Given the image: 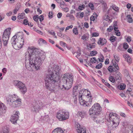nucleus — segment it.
<instances>
[{"label": "nucleus", "instance_id": "obj_50", "mask_svg": "<svg viewBox=\"0 0 133 133\" xmlns=\"http://www.w3.org/2000/svg\"><path fill=\"white\" fill-rule=\"evenodd\" d=\"M125 133H133V130L129 129L126 130Z\"/></svg>", "mask_w": 133, "mask_h": 133}, {"label": "nucleus", "instance_id": "obj_26", "mask_svg": "<svg viewBox=\"0 0 133 133\" xmlns=\"http://www.w3.org/2000/svg\"><path fill=\"white\" fill-rule=\"evenodd\" d=\"M89 38L88 34H85L82 36L81 37V39L84 41H86Z\"/></svg>", "mask_w": 133, "mask_h": 133}, {"label": "nucleus", "instance_id": "obj_6", "mask_svg": "<svg viewBox=\"0 0 133 133\" xmlns=\"http://www.w3.org/2000/svg\"><path fill=\"white\" fill-rule=\"evenodd\" d=\"M102 108L99 104L98 103H95L90 108L89 111V113L90 115H97L100 114Z\"/></svg>", "mask_w": 133, "mask_h": 133}, {"label": "nucleus", "instance_id": "obj_18", "mask_svg": "<svg viewBox=\"0 0 133 133\" xmlns=\"http://www.w3.org/2000/svg\"><path fill=\"white\" fill-rule=\"evenodd\" d=\"M103 18L104 20L107 21L108 23H110L112 22V18H110L108 15H105L103 16Z\"/></svg>", "mask_w": 133, "mask_h": 133}, {"label": "nucleus", "instance_id": "obj_17", "mask_svg": "<svg viewBox=\"0 0 133 133\" xmlns=\"http://www.w3.org/2000/svg\"><path fill=\"white\" fill-rule=\"evenodd\" d=\"M107 42V41L105 38H100L98 42V43L99 45L102 46L104 45Z\"/></svg>", "mask_w": 133, "mask_h": 133}, {"label": "nucleus", "instance_id": "obj_27", "mask_svg": "<svg viewBox=\"0 0 133 133\" xmlns=\"http://www.w3.org/2000/svg\"><path fill=\"white\" fill-rule=\"evenodd\" d=\"M25 14L24 13L19 14V15L17 16V18L19 19H23L24 18Z\"/></svg>", "mask_w": 133, "mask_h": 133}, {"label": "nucleus", "instance_id": "obj_3", "mask_svg": "<svg viewBox=\"0 0 133 133\" xmlns=\"http://www.w3.org/2000/svg\"><path fill=\"white\" fill-rule=\"evenodd\" d=\"M7 103L10 106L14 107L19 106L21 103V100L15 95H9L6 97Z\"/></svg>", "mask_w": 133, "mask_h": 133}, {"label": "nucleus", "instance_id": "obj_25", "mask_svg": "<svg viewBox=\"0 0 133 133\" xmlns=\"http://www.w3.org/2000/svg\"><path fill=\"white\" fill-rule=\"evenodd\" d=\"M38 42L39 44H47L46 42L42 38L39 39L38 41Z\"/></svg>", "mask_w": 133, "mask_h": 133}, {"label": "nucleus", "instance_id": "obj_64", "mask_svg": "<svg viewBox=\"0 0 133 133\" xmlns=\"http://www.w3.org/2000/svg\"><path fill=\"white\" fill-rule=\"evenodd\" d=\"M64 9V10L66 12H68L69 11V9L68 8H65L63 9Z\"/></svg>", "mask_w": 133, "mask_h": 133}, {"label": "nucleus", "instance_id": "obj_23", "mask_svg": "<svg viewBox=\"0 0 133 133\" xmlns=\"http://www.w3.org/2000/svg\"><path fill=\"white\" fill-rule=\"evenodd\" d=\"M58 35L59 36L63 38L64 39H66H66L70 40V38L68 36H66L65 34H58Z\"/></svg>", "mask_w": 133, "mask_h": 133}, {"label": "nucleus", "instance_id": "obj_63", "mask_svg": "<svg viewBox=\"0 0 133 133\" xmlns=\"http://www.w3.org/2000/svg\"><path fill=\"white\" fill-rule=\"evenodd\" d=\"M49 41L50 43H51L52 44H54L55 43V42L54 41L50 38L49 39Z\"/></svg>", "mask_w": 133, "mask_h": 133}, {"label": "nucleus", "instance_id": "obj_47", "mask_svg": "<svg viewBox=\"0 0 133 133\" xmlns=\"http://www.w3.org/2000/svg\"><path fill=\"white\" fill-rule=\"evenodd\" d=\"M127 62L129 63H131V59L130 57L129 56L127 58Z\"/></svg>", "mask_w": 133, "mask_h": 133}, {"label": "nucleus", "instance_id": "obj_59", "mask_svg": "<svg viewBox=\"0 0 133 133\" xmlns=\"http://www.w3.org/2000/svg\"><path fill=\"white\" fill-rule=\"evenodd\" d=\"M127 40L128 42H130L131 41V37L129 36H128L127 38Z\"/></svg>", "mask_w": 133, "mask_h": 133}, {"label": "nucleus", "instance_id": "obj_45", "mask_svg": "<svg viewBox=\"0 0 133 133\" xmlns=\"http://www.w3.org/2000/svg\"><path fill=\"white\" fill-rule=\"evenodd\" d=\"M0 133H9L8 129H5L0 131Z\"/></svg>", "mask_w": 133, "mask_h": 133}, {"label": "nucleus", "instance_id": "obj_13", "mask_svg": "<svg viewBox=\"0 0 133 133\" xmlns=\"http://www.w3.org/2000/svg\"><path fill=\"white\" fill-rule=\"evenodd\" d=\"M77 131L78 133H86V130L84 127H82L79 124L77 125Z\"/></svg>", "mask_w": 133, "mask_h": 133}, {"label": "nucleus", "instance_id": "obj_15", "mask_svg": "<svg viewBox=\"0 0 133 133\" xmlns=\"http://www.w3.org/2000/svg\"><path fill=\"white\" fill-rule=\"evenodd\" d=\"M21 41L20 42H17L16 44V48H15V49H19L22 47L24 45V40L22 38H21Z\"/></svg>", "mask_w": 133, "mask_h": 133}, {"label": "nucleus", "instance_id": "obj_48", "mask_svg": "<svg viewBox=\"0 0 133 133\" xmlns=\"http://www.w3.org/2000/svg\"><path fill=\"white\" fill-rule=\"evenodd\" d=\"M73 32L74 33H78V31L77 27H76L73 29Z\"/></svg>", "mask_w": 133, "mask_h": 133}, {"label": "nucleus", "instance_id": "obj_7", "mask_svg": "<svg viewBox=\"0 0 133 133\" xmlns=\"http://www.w3.org/2000/svg\"><path fill=\"white\" fill-rule=\"evenodd\" d=\"M56 117L59 121H64L69 118V113L63 110H60L57 113Z\"/></svg>", "mask_w": 133, "mask_h": 133}, {"label": "nucleus", "instance_id": "obj_38", "mask_svg": "<svg viewBox=\"0 0 133 133\" xmlns=\"http://www.w3.org/2000/svg\"><path fill=\"white\" fill-rule=\"evenodd\" d=\"M39 17L38 15L34 16L33 17V19L35 21L38 22V19Z\"/></svg>", "mask_w": 133, "mask_h": 133}, {"label": "nucleus", "instance_id": "obj_4", "mask_svg": "<svg viewBox=\"0 0 133 133\" xmlns=\"http://www.w3.org/2000/svg\"><path fill=\"white\" fill-rule=\"evenodd\" d=\"M89 93L85 97L86 101L83 99L82 94L80 93H79L78 95L79 100L81 105L87 107H90L91 105L92 97L90 91Z\"/></svg>", "mask_w": 133, "mask_h": 133}, {"label": "nucleus", "instance_id": "obj_49", "mask_svg": "<svg viewBox=\"0 0 133 133\" xmlns=\"http://www.w3.org/2000/svg\"><path fill=\"white\" fill-rule=\"evenodd\" d=\"M38 19H39V21L41 22L44 19V16L43 15H41L39 17Z\"/></svg>", "mask_w": 133, "mask_h": 133}, {"label": "nucleus", "instance_id": "obj_37", "mask_svg": "<svg viewBox=\"0 0 133 133\" xmlns=\"http://www.w3.org/2000/svg\"><path fill=\"white\" fill-rule=\"evenodd\" d=\"M11 29L10 28H9L6 29L5 30L3 33H5L6 32L8 33H10Z\"/></svg>", "mask_w": 133, "mask_h": 133}, {"label": "nucleus", "instance_id": "obj_22", "mask_svg": "<svg viewBox=\"0 0 133 133\" xmlns=\"http://www.w3.org/2000/svg\"><path fill=\"white\" fill-rule=\"evenodd\" d=\"M72 95H73V98L74 99V102L75 103L76 102L77 98L76 96L77 95V92L76 90L74 91L73 90V91Z\"/></svg>", "mask_w": 133, "mask_h": 133}, {"label": "nucleus", "instance_id": "obj_39", "mask_svg": "<svg viewBox=\"0 0 133 133\" xmlns=\"http://www.w3.org/2000/svg\"><path fill=\"white\" fill-rule=\"evenodd\" d=\"M112 8L114 10L116 11H118L119 10V8L115 5L112 6Z\"/></svg>", "mask_w": 133, "mask_h": 133}, {"label": "nucleus", "instance_id": "obj_1", "mask_svg": "<svg viewBox=\"0 0 133 133\" xmlns=\"http://www.w3.org/2000/svg\"><path fill=\"white\" fill-rule=\"evenodd\" d=\"M54 70L52 68L48 69L49 73L45 79L46 88L49 90L55 92L58 89L68 90L71 87L73 81V76L69 75L67 77L64 76L62 81L59 84L58 82L57 76L60 69L59 66L54 65Z\"/></svg>", "mask_w": 133, "mask_h": 133}, {"label": "nucleus", "instance_id": "obj_32", "mask_svg": "<svg viewBox=\"0 0 133 133\" xmlns=\"http://www.w3.org/2000/svg\"><path fill=\"white\" fill-rule=\"evenodd\" d=\"M128 22L129 23L132 22L133 21L131 16L130 15H128L127 16Z\"/></svg>", "mask_w": 133, "mask_h": 133}, {"label": "nucleus", "instance_id": "obj_20", "mask_svg": "<svg viewBox=\"0 0 133 133\" xmlns=\"http://www.w3.org/2000/svg\"><path fill=\"white\" fill-rule=\"evenodd\" d=\"M40 108L38 105L34 106L32 108V110L33 112H38L40 109Z\"/></svg>", "mask_w": 133, "mask_h": 133}, {"label": "nucleus", "instance_id": "obj_60", "mask_svg": "<svg viewBox=\"0 0 133 133\" xmlns=\"http://www.w3.org/2000/svg\"><path fill=\"white\" fill-rule=\"evenodd\" d=\"M120 115L121 116L125 117H126V115L124 113L121 112L120 113Z\"/></svg>", "mask_w": 133, "mask_h": 133}, {"label": "nucleus", "instance_id": "obj_35", "mask_svg": "<svg viewBox=\"0 0 133 133\" xmlns=\"http://www.w3.org/2000/svg\"><path fill=\"white\" fill-rule=\"evenodd\" d=\"M114 57L115 60L116 61L117 63H118L119 60V58L118 56L117 55H114Z\"/></svg>", "mask_w": 133, "mask_h": 133}, {"label": "nucleus", "instance_id": "obj_57", "mask_svg": "<svg viewBox=\"0 0 133 133\" xmlns=\"http://www.w3.org/2000/svg\"><path fill=\"white\" fill-rule=\"evenodd\" d=\"M62 15V14L61 12H58L57 15V17L59 18H60Z\"/></svg>", "mask_w": 133, "mask_h": 133}, {"label": "nucleus", "instance_id": "obj_5", "mask_svg": "<svg viewBox=\"0 0 133 133\" xmlns=\"http://www.w3.org/2000/svg\"><path fill=\"white\" fill-rule=\"evenodd\" d=\"M107 121L110 123H112V125L113 129L114 128H115L119 124V119L117 115L113 113H110L109 114L108 118L107 119Z\"/></svg>", "mask_w": 133, "mask_h": 133}, {"label": "nucleus", "instance_id": "obj_33", "mask_svg": "<svg viewBox=\"0 0 133 133\" xmlns=\"http://www.w3.org/2000/svg\"><path fill=\"white\" fill-rule=\"evenodd\" d=\"M19 6H18L17 5L16 6V8L14 10V14H16L20 8Z\"/></svg>", "mask_w": 133, "mask_h": 133}, {"label": "nucleus", "instance_id": "obj_31", "mask_svg": "<svg viewBox=\"0 0 133 133\" xmlns=\"http://www.w3.org/2000/svg\"><path fill=\"white\" fill-rule=\"evenodd\" d=\"M104 59V56L103 55H101L97 59V61H98V60L99 62H103Z\"/></svg>", "mask_w": 133, "mask_h": 133}, {"label": "nucleus", "instance_id": "obj_46", "mask_svg": "<svg viewBox=\"0 0 133 133\" xmlns=\"http://www.w3.org/2000/svg\"><path fill=\"white\" fill-rule=\"evenodd\" d=\"M103 74L107 75L108 74V71L106 68H103Z\"/></svg>", "mask_w": 133, "mask_h": 133}, {"label": "nucleus", "instance_id": "obj_29", "mask_svg": "<svg viewBox=\"0 0 133 133\" xmlns=\"http://www.w3.org/2000/svg\"><path fill=\"white\" fill-rule=\"evenodd\" d=\"M60 5L62 9H63L66 6L65 3L63 1L61 2Z\"/></svg>", "mask_w": 133, "mask_h": 133}, {"label": "nucleus", "instance_id": "obj_58", "mask_svg": "<svg viewBox=\"0 0 133 133\" xmlns=\"http://www.w3.org/2000/svg\"><path fill=\"white\" fill-rule=\"evenodd\" d=\"M109 60L108 58L106 59L105 61V64L106 65L108 64L109 63Z\"/></svg>", "mask_w": 133, "mask_h": 133}, {"label": "nucleus", "instance_id": "obj_14", "mask_svg": "<svg viewBox=\"0 0 133 133\" xmlns=\"http://www.w3.org/2000/svg\"><path fill=\"white\" fill-rule=\"evenodd\" d=\"M114 26H110L107 29V31L109 32H110L114 29V31H115V33H120V32L118 30V28L114 27Z\"/></svg>", "mask_w": 133, "mask_h": 133}, {"label": "nucleus", "instance_id": "obj_61", "mask_svg": "<svg viewBox=\"0 0 133 133\" xmlns=\"http://www.w3.org/2000/svg\"><path fill=\"white\" fill-rule=\"evenodd\" d=\"M81 73V75L85 77H86V75H85V74L81 70H80V71H79Z\"/></svg>", "mask_w": 133, "mask_h": 133}, {"label": "nucleus", "instance_id": "obj_34", "mask_svg": "<svg viewBox=\"0 0 133 133\" xmlns=\"http://www.w3.org/2000/svg\"><path fill=\"white\" fill-rule=\"evenodd\" d=\"M116 39V37L114 36H111L109 38L110 40L112 42H114Z\"/></svg>", "mask_w": 133, "mask_h": 133}, {"label": "nucleus", "instance_id": "obj_54", "mask_svg": "<svg viewBox=\"0 0 133 133\" xmlns=\"http://www.w3.org/2000/svg\"><path fill=\"white\" fill-rule=\"evenodd\" d=\"M73 27V25H71L70 26H67L65 28V31H66L67 30H69L70 28H72Z\"/></svg>", "mask_w": 133, "mask_h": 133}, {"label": "nucleus", "instance_id": "obj_10", "mask_svg": "<svg viewBox=\"0 0 133 133\" xmlns=\"http://www.w3.org/2000/svg\"><path fill=\"white\" fill-rule=\"evenodd\" d=\"M19 112L18 111H16L15 114L12 116L10 121L13 124L17 123V121L19 118Z\"/></svg>", "mask_w": 133, "mask_h": 133}, {"label": "nucleus", "instance_id": "obj_62", "mask_svg": "<svg viewBox=\"0 0 133 133\" xmlns=\"http://www.w3.org/2000/svg\"><path fill=\"white\" fill-rule=\"evenodd\" d=\"M84 26L85 28H88L89 27L88 23L87 22H85L84 23Z\"/></svg>", "mask_w": 133, "mask_h": 133}, {"label": "nucleus", "instance_id": "obj_44", "mask_svg": "<svg viewBox=\"0 0 133 133\" xmlns=\"http://www.w3.org/2000/svg\"><path fill=\"white\" fill-rule=\"evenodd\" d=\"M88 6L92 10H93L94 9V7L93 4L90 3L89 4Z\"/></svg>", "mask_w": 133, "mask_h": 133}, {"label": "nucleus", "instance_id": "obj_51", "mask_svg": "<svg viewBox=\"0 0 133 133\" xmlns=\"http://www.w3.org/2000/svg\"><path fill=\"white\" fill-rule=\"evenodd\" d=\"M60 43L61 45L63 46H66L67 44L66 43L63 41H61L60 42Z\"/></svg>", "mask_w": 133, "mask_h": 133}, {"label": "nucleus", "instance_id": "obj_28", "mask_svg": "<svg viewBox=\"0 0 133 133\" xmlns=\"http://www.w3.org/2000/svg\"><path fill=\"white\" fill-rule=\"evenodd\" d=\"M109 80L112 83H114L115 81V78L113 76H110L109 78Z\"/></svg>", "mask_w": 133, "mask_h": 133}, {"label": "nucleus", "instance_id": "obj_52", "mask_svg": "<svg viewBox=\"0 0 133 133\" xmlns=\"http://www.w3.org/2000/svg\"><path fill=\"white\" fill-rule=\"evenodd\" d=\"M105 84L109 88H112V87L107 82H105Z\"/></svg>", "mask_w": 133, "mask_h": 133}, {"label": "nucleus", "instance_id": "obj_43", "mask_svg": "<svg viewBox=\"0 0 133 133\" xmlns=\"http://www.w3.org/2000/svg\"><path fill=\"white\" fill-rule=\"evenodd\" d=\"M123 47L124 49H127L129 47V45L128 44L126 43H124L123 45Z\"/></svg>", "mask_w": 133, "mask_h": 133}, {"label": "nucleus", "instance_id": "obj_8", "mask_svg": "<svg viewBox=\"0 0 133 133\" xmlns=\"http://www.w3.org/2000/svg\"><path fill=\"white\" fill-rule=\"evenodd\" d=\"M15 85L22 94H24L26 92V88L25 84L22 82L16 81H15Z\"/></svg>", "mask_w": 133, "mask_h": 133}, {"label": "nucleus", "instance_id": "obj_40", "mask_svg": "<svg viewBox=\"0 0 133 133\" xmlns=\"http://www.w3.org/2000/svg\"><path fill=\"white\" fill-rule=\"evenodd\" d=\"M97 60L95 57H92L90 61L92 63H95L96 62Z\"/></svg>", "mask_w": 133, "mask_h": 133}, {"label": "nucleus", "instance_id": "obj_9", "mask_svg": "<svg viewBox=\"0 0 133 133\" xmlns=\"http://www.w3.org/2000/svg\"><path fill=\"white\" fill-rule=\"evenodd\" d=\"M112 65L109 66L108 69L110 73L116 71V70H119V68L118 66V63L116 62L115 60L112 59Z\"/></svg>", "mask_w": 133, "mask_h": 133}, {"label": "nucleus", "instance_id": "obj_55", "mask_svg": "<svg viewBox=\"0 0 133 133\" xmlns=\"http://www.w3.org/2000/svg\"><path fill=\"white\" fill-rule=\"evenodd\" d=\"M125 85H124L123 84H122L120 85V88L121 90H123L125 89Z\"/></svg>", "mask_w": 133, "mask_h": 133}, {"label": "nucleus", "instance_id": "obj_21", "mask_svg": "<svg viewBox=\"0 0 133 133\" xmlns=\"http://www.w3.org/2000/svg\"><path fill=\"white\" fill-rule=\"evenodd\" d=\"M116 72L115 75V79L116 80H120L121 78V73L118 71H115Z\"/></svg>", "mask_w": 133, "mask_h": 133}, {"label": "nucleus", "instance_id": "obj_41", "mask_svg": "<svg viewBox=\"0 0 133 133\" xmlns=\"http://www.w3.org/2000/svg\"><path fill=\"white\" fill-rule=\"evenodd\" d=\"M97 54V52L95 51H92L90 53V55L91 56H93Z\"/></svg>", "mask_w": 133, "mask_h": 133}, {"label": "nucleus", "instance_id": "obj_53", "mask_svg": "<svg viewBox=\"0 0 133 133\" xmlns=\"http://www.w3.org/2000/svg\"><path fill=\"white\" fill-rule=\"evenodd\" d=\"M94 43H92L91 44H89L88 46V47L91 48H95V45Z\"/></svg>", "mask_w": 133, "mask_h": 133}, {"label": "nucleus", "instance_id": "obj_11", "mask_svg": "<svg viewBox=\"0 0 133 133\" xmlns=\"http://www.w3.org/2000/svg\"><path fill=\"white\" fill-rule=\"evenodd\" d=\"M2 37L3 41L4 46H6L8 43V40L9 37V35L8 34H3Z\"/></svg>", "mask_w": 133, "mask_h": 133}, {"label": "nucleus", "instance_id": "obj_36", "mask_svg": "<svg viewBox=\"0 0 133 133\" xmlns=\"http://www.w3.org/2000/svg\"><path fill=\"white\" fill-rule=\"evenodd\" d=\"M85 7V5L84 4L80 5L78 6V9L80 10H83Z\"/></svg>", "mask_w": 133, "mask_h": 133}, {"label": "nucleus", "instance_id": "obj_12", "mask_svg": "<svg viewBox=\"0 0 133 133\" xmlns=\"http://www.w3.org/2000/svg\"><path fill=\"white\" fill-rule=\"evenodd\" d=\"M17 34L15 35L12 37L11 41V44L14 48L15 47L16 48L17 46H16V44L18 40V39L17 38Z\"/></svg>", "mask_w": 133, "mask_h": 133}, {"label": "nucleus", "instance_id": "obj_24", "mask_svg": "<svg viewBox=\"0 0 133 133\" xmlns=\"http://www.w3.org/2000/svg\"><path fill=\"white\" fill-rule=\"evenodd\" d=\"M78 114L79 116L82 118H83L86 115V112L84 111H78Z\"/></svg>", "mask_w": 133, "mask_h": 133}, {"label": "nucleus", "instance_id": "obj_30", "mask_svg": "<svg viewBox=\"0 0 133 133\" xmlns=\"http://www.w3.org/2000/svg\"><path fill=\"white\" fill-rule=\"evenodd\" d=\"M66 16L67 17H69L72 20H74V17L72 15L68 13L67 14Z\"/></svg>", "mask_w": 133, "mask_h": 133}, {"label": "nucleus", "instance_id": "obj_42", "mask_svg": "<svg viewBox=\"0 0 133 133\" xmlns=\"http://www.w3.org/2000/svg\"><path fill=\"white\" fill-rule=\"evenodd\" d=\"M102 66V63H100L96 65L95 67V68L96 69H100Z\"/></svg>", "mask_w": 133, "mask_h": 133}, {"label": "nucleus", "instance_id": "obj_19", "mask_svg": "<svg viewBox=\"0 0 133 133\" xmlns=\"http://www.w3.org/2000/svg\"><path fill=\"white\" fill-rule=\"evenodd\" d=\"M63 131L61 128H57L55 129L52 133H63Z\"/></svg>", "mask_w": 133, "mask_h": 133}, {"label": "nucleus", "instance_id": "obj_16", "mask_svg": "<svg viewBox=\"0 0 133 133\" xmlns=\"http://www.w3.org/2000/svg\"><path fill=\"white\" fill-rule=\"evenodd\" d=\"M6 107L3 103H0V115H2V113H4L5 112Z\"/></svg>", "mask_w": 133, "mask_h": 133}, {"label": "nucleus", "instance_id": "obj_2", "mask_svg": "<svg viewBox=\"0 0 133 133\" xmlns=\"http://www.w3.org/2000/svg\"><path fill=\"white\" fill-rule=\"evenodd\" d=\"M25 65L28 70L36 71L40 68L45 58L44 55H42L39 49H33L30 47L28 51L25 54Z\"/></svg>", "mask_w": 133, "mask_h": 133}, {"label": "nucleus", "instance_id": "obj_56", "mask_svg": "<svg viewBox=\"0 0 133 133\" xmlns=\"http://www.w3.org/2000/svg\"><path fill=\"white\" fill-rule=\"evenodd\" d=\"M28 23V21L27 19H25L23 21V24L26 25H27Z\"/></svg>", "mask_w": 133, "mask_h": 133}]
</instances>
